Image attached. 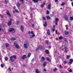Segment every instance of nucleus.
<instances>
[{"label": "nucleus", "mask_w": 73, "mask_h": 73, "mask_svg": "<svg viewBox=\"0 0 73 73\" xmlns=\"http://www.w3.org/2000/svg\"><path fill=\"white\" fill-rule=\"evenodd\" d=\"M13 58H14V59L16 60V55H13V56H11L10 57V59L12 62H13L15 61V60L13 59Z\"/></svg>", "instance_id": "1"}, {"label": "nucleus", "mask_w": 73, "mask_h": 73, "mask_svg": "<svg viewBox=\"0 0 73 73\" xmlns=\"http://www.w3.org/2000/svg\"><path fill=\"white\" fill-rule=\"evenodd\" d=\"M29 46V44L28 42L26 44H24V47L25 49H28V47Z\"/></svg>", "instance_id": "2"}, {"label": "nucleus", "mask_w": 73, "mask_h": 73, "mask_svg": "<svg viewBox=\"0 0 73 73\" xmlns=\"http://www.w3.org/2000/svg\"><path fill=\"white\" fill-rule=\"evenodd\" d=\"M38 48L40 49V50H41L42 49V50H44L45 49V48L44 47H43L42 46H39Z\"/></svg>", "instance_id": "3"}, {"label": "nucleus", "mask_w": 73, "mask_h": 73, "mask_svg": "<svg viewBox=\"0 0 73 73\" xmlns=\"http://www.w3.org/2000/svg\"><path fill=\"white\" fill-rule=\"evenodd\" d=\"M12 21L11 19H10V20L9 21L8 23V26H10V25L12 24Z\"/></svg>", "instance_id": "4"}, {"label": "nucleus", "mask_w": 73, "mask_h": 73, "mask_svg": "<svg viewBox=\"0 0 73 73\" xmlns=\"http://www.w3.org/2000/svg\"><path fill=\"white\" fill-rule=\"evenodd\" d=\"M35 72L36 73H41V71H39L38 69H37L36 70Z\"/></svg>", "instance_id": "5"}, {"label": "nucleus", "mask_w": 73, "mask_h": 73, "mask_svg": "<svg viewBox=\"0 0 73 73\" xmlns=\"http://www.w3.org/2000/svg\"><path fill=\"white\" fill-rule=\"evenodd\" d=\"M26 58H27V56L25 55H24L22 57V59L23 60H24V59Z\"/></svg>", "instance_id": "6"}, {"label": "nucleus", "mask_w": 73, "mask_h": 73, "mask_svg": "<svg viewBox=\"0 0 73 73\" xmlns=\"http://www.w3.org/2000/svg\"><path fill=\"white\" fill-rule=\"evenodd\" d=\"M47 34L48 35H49L50 34V30L49 29H48L47 30Z\"/></svg>", "instance_id": "7"}, {"label": "nucleus", "mask_w": 73, "mask_h": 73, "mask_svg": "<svg viewBox=\"0 0 73 73\" xmlns=\"http://www.w3.org/2000/svg\"><path fill=\"white\" fill-rule=\"evenodd\" d=\"M70 62H69V63H70V64H72L73 63V60L72 59H70Z\"/></svg>", "instance_id": "8"}, {"label": "nucleus", "mask_w": 73, "mask_h": 73, "mask_svg": "<svg viewBox=\"0 0 73 73\" xmlns=\"http://www.w3.org/2000/svg\"><path fill=\"white\" fill-rule=\"evenodd\" d=\"M41 58L42 59L41 61H42V62H43V61H45V58L44 56L42 57Z\"/></svg>", "instance_id": "9"}, {"label": "nucleus", "mask_w": 73, "mask_h": 73, "mask_svg": "<svg viewBox=\"0 0 73 73\" xmlns=\"http://www.w3.org/2000/svg\"><path fill=\"white\" fill-rule=\"evenodd\" d=\"M14 29H13V28H12L10 29L9 30V31L10 32H12V31H14Z\"/></svg>", "instance_id": "10"}, {"label": "nucleus", "mask_w": 73, "mask_h": 73, "mask_svg": "<svg viewBox=\"0 0 73 73\" xmlns=\"http://www.w3.org/2000/svg\"><path fill=\"white\" fill-rule=\"evenodd\" d=\"M21 29L22 31V32H23V31L24 30V28L23 27V26L21 25Z\"/></svg>", "instance_id": "11"}, {"label": "nucleus", "mask_w": 73, "mask_h": 73, "mask_svg": "<svg viewBox=\"0 0 73 73\" xmlns=\"http://www.w3.org/2000/svg\"><path fill=\"white\" fill-rule=\"evenodd\" d=\"M51 8V5H50V4H49L48 7V9H50Z\"/></svg>", "instance_id": "12"}, {"label": "nucleus", "mask_w": 73, "mask_h": 73, "mask_svg": "<svg viewBox=\"0 0 73 73\" xmlns=\"http://www.w3.org/2000/svg\"><path fill=\"white\" fill-rule=\"evenodd\" d=\"M45 52L46 54H49V50H46Z\"/></svg>", "instance_id": "13"}, {"label": "nucleus", "mask_w": 73, "mask_h": 73, "mask_svg": "<svg viewBox=\"0 0 73 73\" xmlns=\"http://www.w3.org/2000/svg\"><path fill=\"white\" fill-rule=\"evenodd\" d=\"M6 14L7 15H9V17H11V13H7Z\"/></svg>", "instance_id": "14"}, {"label": "nucleus", "mask_w": 73, "mask_h": 73, "mask_svg": "<svg viewBox=\"0 0 73 73\" xmlns=\"http://www.w3.org/2000/svg\"><path fill=\"white\" fill-rule=\"evenodd\" d=\"M33 31H29L28 32V34H33Z\"/></svg>", "instance_id": "15"}, {"label": "nucleus", "mask_w": 73, "mask_h": 73, "mask_svg": "<svg viewBox=\"0 0 73 73\" xmlns=\"http://www.w3.org/2000/svg\"><path fill=\"white\" fill-rule=\"evenodd\" d=\"M33 1L35 3L38 2V0H33Z\"/></svg>", "instance_id": "16"}, {"label": "nucleus", "mask_w": 73, "mask_h": 73, "mask_svg": "<svg viewBox=\"0 0 73 73\" xmlns=\"http://www.w3.org/2000/svg\"><path fill=\"white\" fill-rule=\"evenodd\" d=\"M64 18L66 20H68V16L67 15H65Z\"/></svg>", "instance_id": "17"}, {"label": "nucleus", "mask_w": 73, "mask_h": 73, "mask_svg": "<svg viewBox=\"0 0 73 73\" xmlns=\"http://www.w3.org/2000/svg\"><path fill=\"white\" fill-rule=\"evenodd\" d=\"M45 23L43 25L44 27H46L47 26V24L46 23V21L45 22Z\"/></svg>", "instance_id": "18"}, {"label": "nucleus", "mask_w": 73, "mask_h": 73, "mask_svg": "<svg viewBox=\"0 0 73 73\" xmlns=\"http://www.w3.org/2000/svg\"><path fill=\"white\" fill-rule=\"evenodd\" d=\"M65 34L66 35H68L69 34V33L66 31H65Z\"/></svg>", "instance_id": "19"}, {"label": "nucleus", "mask_w": 73, "mask_h": 73, "mask_svg": "<svg viewBox=\"0 0 73 73\" xmlns=\"http://www.w3.org/2000/svg\"><path fill=\"white\" fill-rule=\"evenodd\" d=\"M31 53H29L28 54V55L27 56V57H28V58H29V57H30V56H31Z\"/></svg>", "instance_id": "20"}, {"label": "nucleus", "mask_w": 73, "mask_h": 73, "mask_svg": "<svg viewBox=\"0 0 73 73\" xmlns=\"http://www.w3.org/2000/svg\"><path fill=\"white\" fill-rule=\"evenodd\" d=\"M46 18L47 20L50 19V17L48 16H46Z\"/></svg>", "instance_id": "21"}, {"label": "nucleus", "mask_w": 73, "mask_h": 73, "mask_svg": "<svg viewBox=\"0 0 73 73\" xmlns=\"http://www.w3.org/2000/svg\"><path fill=\"white\" fill-rule=\"evenodd\" d=\"M6 47V48H7V47H8L9 46V44L8 43H6L5 44Z\"/></svg>", "instance_id": "22"}, {"label": "nucleus", "mask_w": 73, "mask_h": 73, "mask_svg": "<svg viewBox=\"0 0 73 73\" xmlns=\"http://www.w3.org/2000/svg\"><path fill=\"white\" fill-rule=\"evenodd\" d=\"M17 5L18 7H20V3H18L17 4Z\"/></svg>", "instance_id": "23"}, {"label": "nucleus", "mask_w": 73, "mask_h": 73, "mask_svg": "<svg viewBox=\"0 0 73 73\" xmlns=\"http://www.w3.org/2000/svg\"><path fill=\"white\" fill-rule=\"evenodd\" d=\"M48 42H49V41L48 40H46V44H47V45H48V44H49Z\"/></svg>", "instance_id": "24"}, {"label": "nucleus", "mask_w": 73, "mask_h": 73, "mask_svg": "<svg viewBox=\"0 0 73 73\" xmlns=\"http://www.w3.org/2000/svg\"><path fill=\"white\" fill-rule=\"evenodd\" d=\"M70 20L71 21H72V20H73V17H70Z\"/></svg>", "instance_id": "25"}, {"label": "nucleus", "mask_w": 73, "mask_h": 73, "mask_svg": "<svg viewBox=\"0 0 73 73\" xmlns=\"http://www.w3.org/2000/svg\"><path fill=\"white\" fill-rule=\"evenodd\" d=\"M16 48H17V49H18L19 48V45H16L15 46Z\"/></svg>", "instance_id": "26"}, {"label": "nucleus", "mask_w": 73, "mask_h": 73, "mask_svg": "<svg viewBox=\"0 0 73 73\" xmlns=\"http://www.w3.org/2000/svg\"><path fill=\"white\" fill-rule=\"evenodd\" d=\"M47 60L49 62H50V61H51V60H50V59L48 57L47 58Z\"/></svg>", "instance_id": "27"}, {"label": "nucleus", "mask_w": 73, "mask_h": 73, "mask_svg": "<svg viewBox=\"0 0 73 73\" xmlns=\"http://www.w3.org/2000/svg\"><path fill=\"white\" fill-rule=\"evenodd\" d=\"M5 61H8V58L7 57H5Z\"/></svg>", "instance_id": "28"}, {"label": "nucleus", "mask_w": 73, "mask_h": 73, "mask_svg": "<svg viewBox=\"0 0 73 73\" xmlns=\"http://www.w3.org/2000/svg\"><path fill=\"white\" fill-rule=\"evenodd\" d=\"M59 20V19H58V18H56L55 19V21H56V22H58V21Z\"/></svg>", "instance_id": "29"}, {"label": "nucleus", "mask_w": 73, "mask_h": 73, "mask_svg": "<svg viewBox=\"0 0 73 73\" xmlns=\"http://www.w3.org/2000/svg\"><path fill=\"white\" fill-rule=\"evenodd\" d=\"M34 61H35V58H33L31 60V62H33Z\"/></svg>", "instance_id": "30"}, {"label": "nucleus", "mask_w": 73, "mask_h": 73, "mask_svg": "<svg viewBox=\"0 0 73 73\" xmlns=\"http://www.w3.org/2000/svg\"><path fill=\"white\" fill-rule=\"evenodd\" d=\"M17 41H15L14 43V44L15 46L17 45Z\"/></svg>", "instance_id": "31"}, {"label": "nucleus", "mask_w": 73, "mask_h": 73, "mask_svg": "<svg viewBox=\"0 0 73 73\" xmlns=\"http://www.w3.org/2000/svg\"><path fill=\"white\" fill-rule=\"evenodd\" d=\"M66 58H67V59H69V58H70V56H69V55L67 56V57H66Z\"/></svg>", "instance_id": "32"}, {"label": "nucleus", "mask_w": 73, "mask_h": 73, "mask_svg": "<svg viewBox=\"0 0 73 73\" xmlns=\"http://www.w3.org/2000/svg\"><path fill=\"white\" fill-rule=\"evenodd\" d=\"M11 40H16V38H11Z\"/></svg>", "instance_id": "33"}, {"label": "nucleus", "mask_w": 73, "mask_h": 73, "mask_svg": "<svg viewBox=\"0 0 73 73\" xmlns=\"http://www.w3.org/2000/svg\"><path fill=\"white\" fill-rule=\"evenodd\" d=\"M59 39H60V40H62V36H60L59 37Z\"/></svg>", "instance_id": "34"}, {"label": "nucleus", "mask_w": 73, "mask_h": 73, "mask_svg": "<svg viewBox=\"0 0 73 73\" xmlns=\"http://www.w3.org/2000/svg\"><path fill=\"white\" fill-rule=\"evenodd\" d=\"M42 19L43 20H46V18H45V17H42Z\"/></svg>", "instance_id": "35"}, {"label": "nucleus", "mask_w": 73, "mask_h": 73, "mask_svg": "<svg viewBox=\"0 0 73 73\" xmlns=\"http://www.w3.org/2000/svg\"><path fill=\"white\" fill-rule=\"evenodd\" d=\"M49 13V11L48 10L47 11L46 14L48 15Z\"/></svg>", "instance_id": "36"}, {"label": "nucleus", "mask_w": 73, "mask_h": 73, "mask_svg": "<svg viewBox=\"0 0 73 73\" xmlns=\"http://www.w3.org/2000/svg\"><path fill=\"white\" fill-rule=\"evenodd\" d=\"M15 11L16 12H17V13H18V12H19V11H18V10L16 9H15Z\"/></svg>", "instance_id": "37"}, {"label": "nucleus", "mask_w": 73, "mask_h": 73, "mask_svg": "<svg viewBox=\"0 0 73 73\" xmlns=\"http://www.w3.org/2000/svg\"><path fill=\"white\" fill-rule=\"evenodd\" d=\"M33 34H32L33 35H32V36H33V37H35V34H34V33L33 32Z\"/></svg>", "instance_id": "38"}, {"label": "nucleus", "mask_w": 73, "mask_h": 73, "mask_svg": "<svg viewBox=\"0 0 73 73\" xmlns=\"http://www.w3.org/2000/svg\"><path fill=\"white\" fill-rule=\"evenodd\" d=\"M1 66L2 68H3L4 67V65L3 64H1Z\"/></svg>", "instance_id": "39"}, {"label": "nucleus", "mask_w": 73, "mask_h": 73, "mask_svg": "<svg viewBox=\"0 0 73 73\" xmlns=\"http://www.w3.org/2000/svg\"><path fill=\"white\" fill-rule=\"evenodd\" d=\"M19 22H20L19 21H17V25H19Z\"/></svg>", "instance_id": "40"}, {"label": "nucleus", "mask_w": 73, "mask_h": 73, "mask_svg": "<svg viewBox=\"0 0 73 73\" xmlns=\"http://www.w3.org/2000/svg\"><path fill=\"white\" fill-rule=\"evenodd\" d=\"M57 70V69H56V68L54 69L53 70V71L54 72H56V70Z\"/></svg>", "instance_id": "41"}, {"label": "nucleus", "mask_w": 73, "mask_h": 73, "mask_svg": "<svg viewBox=\"0 0 73 73\" xmlns=\"http://www.w3.org/2000/svg\"><path fill=\"white\" fill-rule=\"evenodd\" d=\"M69 72H70V73H72V69H70L69 70Z\"/></svg>", "instance_id": "42"}, {"label": "nucleus", "mask_w": 73, "mask_h": 73, "mask_svg": "<svg viewBox=\"0 0 73 73\" xmlns=\"http://www.w3.org/2000/svg\"><path fill=\"white\" fill-rule=\"evenodd\" d=\"M59 66L60 68H62V66L61 65H60Z\"/></svg>", "instance_id": "43"}, {"label": "nucleus", "mask_w": 73, "mask_h": 73, "mask_svg": "<svg viewBox=\"0 0 73 73\" xmlns=\"http://www.w3.org/2000/svg\"><path fill=\"white\" fill-rule=\"evenodd\" d=\"M67 62L66 61H64V64H67Z\"/></svg>", "instance_id": "44"}, {"label": "nucleus", "mask_w": 73, "mask_h": 73, "mask_svg": "<svg viewBox=\"0 0 73 73\" xmlns=\"http://www.w3.org/2000/svg\"><path fill=\"white\" fill-rule=\"evenodd\" d=\"M20 1L22 2L23 3H24V1L23 0H20Z\"/></svg>", "instance_id": "45"}, {"label": "nucleus", "mask_w": 73, "mask_h": 73, "mask_svg": "<svg viewBox=\"0 0 73 73\" xmlns=\"http://www.w3.org/2000/svg\"><path fill=\"white\" fill-rule=\"evenodd\" d=\"M5 3H6V4H7V3H8V1L5 0Z\"/></svg>", "instance_id": "46"}, {"label": "nucleus", "mask_w": 73, "mask_h": 73, "mask_svg": "<svg viewBox=\"0 0 73 73\" xmlns=\"http://www.w3.org/2000/svg\"><path fill=\"white\" fill-rule=\"evenodd\" d=\"M31 18H32L33 17V16H32V13H31Z\"/></svg>", "instance_id": "47"}, {"label": "nucleus", "mask_w": 73, "mask_h": 73, "mask_svg": "<svg viewBox=\"0 0 73 73\" xmlns=\"http://www.w3.org/2000/svg\"><path fill=\"white\" fill-rule=\"evenodd\" d=\"M43 64H46L47 63L46 62H43Z\"/></svg>", "instance_id": "48"}, {"label": "nucleus", "mask_w": 73, "mask_h": 73, "mask_svg": "<svg viewBox=\"0 0 73 73\" xmlns=\"http://www.w3.org/2000/svg\"><path fill=\"white\" fill-rule=\"evenodd\" d=\"M44 6L43 5H41L40 6L42 8V7H43Z\"/></svg>", "instance_id": "49"}, {"label": "nucleus", "mask_w": 73, "mask_h": 73, "mask_svg": "<svg viewBox=\"0 0 73 73\" xmlns=\"http://www.w3.org/2000/svg\"><path fill=\"white\" fill-rule=\"evenodd\" d=\"M33 36H32V35H31V36H30V38H33Z\"/></svg>", "instance_id": "50"}, {"label": "nucleus", "mask_w": 73, "mask_h": 73, "mask_svg": "<svg viewBox=\"0 0 73 73\" xmlns=\"http://www.w3.org/2000/svg\"><path fill=\"white\" fill-rule=\"evenodd\" d=\"M9 70H10V71L11 72L12 71V70H11V68H9Z\"/></svg>", "instance_id": "51"}, {"label": "nucleus", "mask_w": 73, "mask_h": 73, "mask_svg": "<svg viewBox=\"0 0 73 73\" xmlns=\"http://www.w3.org/2000/svg\"><path fill=\"white\" fill-rule=\"evenodd\" d=\"M32 27H33H33H35V25H34V24H32Z\"/></svg>", "instance_id": "52"}, {"label": "nucleus", "mask_w": 73, "mask_h": 73, "mask_svg": "<svg viewBox=\"0 0 73 73\" xmlns=\"http://www.w3.org/2000/svg\"><path fill=\"white\" fill-rule=\"evenodd\" d=\"M50 16L51 17H52L53 16V14H50Z\"/></svg>", "instance_id": "53"}, {"label": "nucleus", "mask_w": 73, "mask_h": 73, "mask_svg": "<svg viewBox=\"0 0 73 73\" xmlns=\"http://www.w3.org/2000/svg\"><path fill=\"white\" fill-rule=\"evenodd\" d=\"M43 66H46V64H44L43 63Z\"/></svg>", "instance_id": "54"}, {"label": "nucleus", "mask_w": 73, "mask_h": 73, "mask_svg": "<svg viewBox=\"0 0 73 73\" xmlns=\"http://www.w3.org/2000/svg\"><path fill=\"white\" fill-rule=\"evenodd\" d=\"M65 49L66 50H67V49H68V48L66 47H65Z\"/></svg>", "instance_id": "55"}, {"label": "nucleus", "mask_w": 73, "mask_h": 73, "mask_svg": "<svg viewBox=\"0 0 73 73\" xmlns=\"http://www.w3.org/2000/svg\"><path fill=\"white\" fill-rule=\"evenodd\" d=\"M55 32H56V33H55L56 34H57V30H56L55 31Z\"/></svg>", "instance_id": "56"}, {"label": "nucleus", "mask_w": 73, "mask_h": 73, "mask_svg": "<svg viewBox=\"0 0 73 73\" xmlns=\"http://www.w3.org/2000/svg\"><path fill=\"white\" fill-rule=\"evenodd\" d=\"M38 48H37L36 49V51H38Z\"/></svg>", "instance_id": "57"}, {"label": "nucleus", "mask_w": 73, "mask_h": 73, "mask_svg": "<svg viewBox=\"0 0 73 73\" xmlns=\"http://www.w3.org/2000/svg\"><path fill=\"white\" fill-rule=\"evenodd\" d=\"M64 41H65V42H68V41H67V40H66V39L64 40Z\"/></svg>", "instance_id": "58"}, {"label": "nucleus", "mask_w": 73, "mask_h": 73, "mask_svg": "<svg viewBox=\"0 0 73 73\" xmlns=\"http://www.w3.org/2000/svg\"><path fill=\"white\" fill-rule=\"evenodd\" d=\"M45 5V2H44L43 5L44 6V5Z\"/></svg>", "instance_id": "59"}, {"label": "nucleus", "mask_w": 73, "mask_h": 73, "mask_svg": "<svg viewBox=\"0 0 73 73\" xmlns=\"http://www.w3.org/2000/svg\"><path fill=\"white\" fill-rule=\"evenodd\" d=\"M55 23H56L55 24L56 25H57V22H56Z\"/></svg>", "instance_id": "60"}, {"label": "nucleus", "mask_w": 73, "mask_h": 73, "mask_svg": "<svg viewBox=\"0 0 73 73\" xmlns=\"http://www.w3.org/2000/svg\"><path fill=\"white\" fill-rule=\"evenodd\" d=\"M57 1H58V0H55V2H56Z\"/></svg>", "instance_id": "61"}, {"label": "nucleus", "mask_w": 73, "mask_h": 73, "mask_svg": "<svg viewBox=\"0 0 73 73\" xmlns=\"http://www.w3.org/2000/svg\"><path fill=\"white\" fill-rule=\"evenodd\" d=\"M52 31H55V29H52Z\"/></svg>", "instance_id": "62"}, {"label": "nucleus", "mask_w": 73, "mask_h": 73, "mask_svg": "<svg viewBox=\"0 0 73 73\" xmlns=\"http://www.w3.org/2000/svg\"><path fill=\"white\" fill-rule=\"evenodd\" d=\"M64 5V3H62V4H61V5Z\"/></svg>", "instance_id": "63"}, {"label": "nucleus", "mask_w": 73, "mask_h": 73, "mask_svg": "<svg viewBox=\"0 0 73 73\" xmlns=\"http://www.w3.org/2000/svg\"><path fill=\"white\" fill-rule=\"evenodd\" d=\"M0 60L1 61H2V58H0Z\"/></svg>", "instance_id": "64"}]
</instances>
